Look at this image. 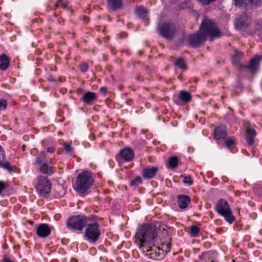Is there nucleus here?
<instances>
[{
	"instance_id": "f257e3e1",
	"label": "nucleus",
	"mask_w": 262,
	"mask_h": 262,
	"mask_svg": "<svg viewBox=\"0 0 262 262\" xmlns=\"http://www.w3.org/2000/svg\"><path fill=\"white\" fill-rule=\"evenodd\" d=\"M135 237V242L139 248L150 259H161L164 256V251L167 252L171 248L170 243L163 244L162 248L154 244L157 239V233L156 227L152 225L145 224L140 226Z\"/></svg>"
},
{
	"instance_id": "f03ea898",
	"label": "nucleus",
	"mask_w": 262,
	"mask_h": 262,
	"mask_svg": "<svg viewBox=\"0 0 262 262\" xmlns=\"http://www.w3.org/2000/svg\"><path fill=\"white\" fill-rule=\"evenodd\" d=\"M94 182L92 173L88 170L83 171L77 177L75 190L79 193H84L92 187Z\"/></svg>"
},
{
	"instance_id": "7ed1b4c3",
	"label": "nucleus",
	"mask_w": 262,
	"mask_h": 262,
	"mask_svg": "<svg viewBox=\"0 0 262 262\" xmlns=\"http://www.w3.org/2000/svg\"><path fill=\"white\" fill-rule=\"evenodd\" d=\"M84 236L90 243H95L100 238L101 235L100 226L97 222L89 223L86 225Z\"/></svg>"
},
{
	"instance_id": "20e7f679",
	"label": "nucleus",
	"mask_w": 262,
	"mask_h": 262,
	"mask_svg": "<svg viewBox=\"0 0 262 262\" xmlns=\"http://www.w3.org/2000/svg\"><path fill=\"white\" fill-rule=\"evenodd\" d=\"M215 210L219 214L224 216L225 220L231 224L235 220L232 211L227 201L224 199H220L216 203Z\"/></svg>"
},
{
	"instance_id": "39448f33",
	"label": "nucleus",
	"mask_w": 262,
	"mask_h": 262,
	"mask_svg": "<svg viewBox=\"0 0 262 262\" xmlns=\"http://www.w3.org/2000/svg\"><path fill=\"white\" fill-rule=\"evenodd\" d=\"M89 219L85 216L77 215L71 217L67 221V227L73 230L81 231L88 224Z\"/></svg>"
},
{
	"instance_id": "423d86ee",
	"label": "nucleus",
	"mask_w": 262,
	"mask_h": 262,
	"mask_svg": "<svg viewBox=\"0 0 262 262\" xmlns=\"http://www.w3.org/2000/svg\"><path fill=\"white\" fill-rule=\"evenodd\" d=\"M200 31L203 32L206 37L208 36L211 38L220 36V30L216 27L214 22L211 19H205L202 22Z\"/></svg>"
},
{
	"instance_id": "0eeeda50",
	"label": "nucleus",
	"mask_w": 262,
	"mask_h": 262,
	"mask_svg": "<svg viewBox=\"0 0 262 262\" xmlns=\"http://www.w3.org/2000/svg\"><path fill=\"white\" fill-rule=\"evenodd\" d=\"M52 184L47 177L40 176L37 178L35 186L38 194L43 198H47L50 193Z\"/></svg>"
},
{
	"instance_id": "6e6552de",
	"label": "nucleus",
	"mask_w": 262,
	"mask_h": 262,
	"mask_svg": "<svg viewBox=\"0 0 262 262\" xmlns=\"http://www.w3.org/2000/svg\"><path fill=\"white\" fill-rule=\"evenodd\" d=\"M158 30L161 36L163 38L171 40L173 38L176 31V26L171 23H164L159 25L158 27Z\"/></svg>"
},
{
	"instance_id": "1a4fd4ad",
	"label": "nucleus",
	"mask_w": 262,
	"mask_h": 262,
	"mask_svg": "<svg viewBox=\"0 0 262 262\" xmlns=\"http://www.w3.org/2000/svg\"><path fill=\"white\" fill-rule=\"evenodd\" d=\"M206 36L204 33L199 31L196 33L188 36V44L193 48H198L206 40Z\"/></svg>"
},
{
	"instance_id": "9d476101",
	"label": "nucleus",
	"mask_w": 262,
	"mask_h": 262,
	"mask_svg": "<svg viewBox=\"0 0 262 262\" xmlns=\"http://www.w3.org/2000/svg\"><path fill=\"white\" fill-rule=\"evenodd\" d=\"M235 6L245 7L247 10L257 7L261 5L260 0H234Z\"/></svg>"
},
{
	"instance_id": "9b49d317",
	"label": "nucleus",
	"mask_w": 262,
	"mask_h": 262,
	"mask_svg": "<svg viewBox=\"0 0 262 262\" xmlns=\"http://www.w3.org/2000/svg\"><path fill=\"white\" fill-rule=\"evenodd\" d=\"M251 19L250 17L245 13L242 14L239 17H237L234 23L236 28L242 30L247 28L251 24Z\"/></svg>"
},
{
	"instance_id": "f8f14e48",
	"label": "nucleus",
	"mask_w": 262,
	"mask_h": 262,
	"mask_svg": "<svg viewBox=\"0 0 262 262\" xmlns=\"http://www.w3.org/2000/svg\"><path fill=\"white\" fill-rule=\"evenodd\" d=\"M134 157L133 150L129 147H125L120 150L119 155L116 156V159L120 161L123 160L126 162L132 161Z\"/></svg>"
},
{
	"instance_id": "ddd939ff",
	"label": "nucleus",
	"mask_w": 262,
	"mask_h": 262,
	"mask_svg": "<svg viewBox=\"0 0 262 262\" xmlns=\"http://www.w3.org/2000/svg\"><path fill=\"white\" fill-rule=\"evenodd\" d=\"M227 136V128L225 125H220L215 128L214 132V139L218 144H219L222 140H225Z\"/></svg>"
},
{
	"instance_id": "4468645a",
	"label": "nucleus",
	"mask_w": 262,
	"mask_h": 262,
	"mask_svg": "<svg viewBox=\"0 0 262 262\" xmlns=\"http://www.w3.org/2000/svg\"><path fill=\"white\" fill-rule=\"evenodd\" d=\"M54 164L52 159H50L46 162L40 165L39 169L40 172L45 174L51 175L55 172L56 169L53 166Z\"/></svg>"
},
{
	"instance_id": "2eb2a0df",
	"label": "nucleus",
	"mask_w": 262,
	"mask_h": 262,
	"mask_svg": "<svg viewBox=\"0 0 262 262\" xmlns=\"http://www.w3.org/2000/svg\"><path fill=\"white\" fill-rule=\"evenodd\" d=\"M51 232V227L47 224H40L36 229V234L40 237H47Z\"/></svg>"
},
{
	"instance_id": "dca6fc26",
	"label": "nucleus",
	"mask_w": 262,
	"mask_h": 262,
	"mask_svg": "<svg viewBox=\"0 0 262 262\" xmlns=\"http://www.w3.org/2000/svg\"><path fill=\"white\" fill-rule=\"evenodd\" d=\"M5 158L4 150L0 145V167L7 170L8 172L11 173L13 171V167L9 161H5Z\"/></svg>"
},
{
	"instance_id": "f3484780",
	"label": "nucleus",
	"mask_w": 262,
	"mask_h": 262,
	"mask_svg": "<svg viewBox=\"0 0 262 262\" xmlns=\"http://www.w3.org/2000/svg\"><path fill=\"white\" fill-rule=\"evenodd\" d=\"M158 171L157 167H146L142 170V176L145 179H151L155 176Z\"/></svg>"
},
{
	"instance_id": "a211bd4d",
	"label": "nucleus",
	"mask_w": 262,
	"mask_h": 262,
	"mask_svg": "<svg viewBox=\"0 0 262 262\" xmlns=\"http://www.w3.org/2000/svg\"><path fill=\"white\" fill-rule=\"evenodd\" d=\"M97 99V96L95 93L92 92H87L84 93L81 98V101L84 104L89 105Z\"/></svg>"
},
{
	"instance_id": "6ab92c4d",
	"label": "nucleus",
	"mask_w": 262,
	"mask_h": 262,
	"mask_svg": "<svg viewBox=\"0 0 262 262\" xmlns=\"http://www.w3.org/2000/svg\"><path fill=\"white\" fill-rule=\"evenodd\" d=\"M178 204L180 208L185 209L190 203V198L186 195L179 194L177 196Z\"/></svg>"
},
{
	"instance_id": "aec40b11",
	"label": "nucleus",
	"mask_w": 262,
	"mask_h": 262,
	"mask_svg": "<svg viewBox=\"0 0 262 262\" xmlns=\"http://www.w3.org/2000/svg\"><path fill=\"white\" fill-rule=\"evenodd\" d=\"M108 8L113 11H116L121 8L122 0H107Z\"/></svg>"
},
{
	"instance_id": "412c9836",
	"label": "nucleus",
	"mask_w": 262,
	"mask_h": 262,
	"mask_svg": "<svg viewBox=\"0 0 262 262\" xmlns=\"http://www.w3.org/2000/svg\"><path fill=\"white\" fill-rule=\"evenodd\" d=\"M9 62V58L6 54L0 55V69L2 70H6L8 68Z\"/></svg>"
},
{
	"instance_id": "4be33fe9",
	"label": "nucleus",
	"mask_w": 262,
	"mask_h": 262,
	"mask_svg": "<svg viewBox=\"0 0 262 262\" xmlns=\"http://www.w3.org/2000/svg\"><path fill=\"white\" fill-rule=\"evenodd\" d=\"M255 136L256 133L254 129L250 128L247 129L246 140L249 145L251 146L253 144Z\"/></svg>"
},
{
	"instance_id": "5701e85b",
	"label": "nucleus",
	"mask_w": 262,
	"mask_h": 262,
	"mask_svg": "<svg viewBox=\"0 0 262 262\" xmlns=\"http://www.w3.org/2000/svg\"><path fill=\"white\" fill-rule=\"evenodd\" d=\"M176 68L181 69L182 71L186 70L187 69L186 60L182 58H177L174 62Z\"/></svg>"
},
{
	"instance_id": "b1692460",
	"label": "nucleus",
	"mask_w": 262,
	"mask_h": 262,
	"mask_svg": "<svg viewBox=\"0 0 262 262\" xmlns=\"http://www.w3.org/2000/svg\"><path fill=\"white\" fill-rule=\"evenodd\" d=\"M260 60L259 56H255L250 60L249 64L247 66L248 69L251 71L255 70L259 64Z\"/></svg>"
},
{
	"instance_id": "393cba45",
	"label": "nucleus",
	"mask_w": 262,
	"mask_h": 262,
	"mask_svg": "<svg viewBox=\"0 0 262 262\" xmlns=\"http://www.w3.org/2000/svg\"><path fill=\"white\" fill-rule=\"evenodd\" d=\"M179 98L182 101L187 103L191 100L192 97L189 93L185 91H181L179 92Z\"/></svg>"
},
{
	"instance_id": "a878e982",
	"label": "nucleus",
	"mask_w": 262,
	"mask_h": 262,
	"mask_svg": "<svg viewBox=\"0 0 262 262\" xmlns=\"http://www.w3.org/2000/svg\"><path fill=\"white\" fill-rule=\"evenodd\" d=\"M47 157L46 152L45 151H41L36 157L35 163L37 165H41L47 161L46 160Z\"/></svg>"
},
{
	"instance_id": "bb28decb",
	"label": "nucleus",
	"mask_w": 262,
	"mask_h": 262,
	"mask_svg": "<svg viewBox=\"0 0 262 262\" xmlns=\"http://www.w3.org/2000/svg\"><path fill=\"white\" fill-rule=\"evenodd\" d=\"M136 13L139 17L145 19L147 17L148 11L144 7L140 6L137 8Z\"/></svg>"
},
{
	"instance_id": "cd10ccee",
	"label": "nucleus",
	"mask_w": 262,
	"mask_h": 262,
	"mask_svg": "<svg viewBox=\"0 0 262 262\" xmlns=\"http://www.w3.org/2000/svg\"><path fill=\"white\" fill-rule=\"evenodd\" d=\"M243 53L237 50H234V54L232 55V63L233 64L237 66L239 63V60L242 57Z\"/></svg>"
},
{
	"instance_id": "c85d7f7f",
	"label": "nucleus",
	"mask_w": 262,
	"mask_h": 262,
	"mask_svg": "<svg viewBox=\"0 0 262 262\" xmlns=\"http://www.w3.org/2000/svg\"><path fill=\"white\" fill-rule=\"evenodd\" d=\"M178 159L177 157L173 156L168 159V165L171 168H175L178 166Z\"/></svg>"
},
{
	"instance_id": "c756f323",
	"label": "nucleus",
	"mask_w": 262,
	"mask_h": 262,
	"mask_svg": "<svg viewBox=\"0 0 262 262\" xmlns=\"http://www.w3.org/2000/svg\"><path fill=\"white\" fill-rule=\"evenodd\" d=\"M200 228L195 225H192L190 227L189 234L192 237H196L199 235Z\"/></svg>"
},
{
	"instance_id": "7c9ffc66",
	"label": "nucleus",
	"mask_w": 262,
	"mask_h": 262,
	"mask_svg": "<svg viewBox=\"0 0 262 262\" xmlns=\"http://www.w3.org/2000/svg\"><path fill=\"white\" fill-rule=\"evenodd\" d=\"M181 178H184V180H183V182L184 184H187L188 185L190 186L193 184V181L192 180L191 177L190 176H185L183 174H181L180 176Z\"/></svg>"
},
{
	"instance_id": "2f4dec72",
	"label": "nucleus",
	"mask_w": 262,
	"mask_h": 262,
	"mask_svg": "<svg viewBox=\"0 0 262 262\" xmlns=\"http://www.w3.org/2000/svg\"><path fill=\"white\" fill-rule=\"evenodd\" d=\"M235 144V139L233 137H231L227 139L225 141V147L227 148H229Z\"/></svg>"
},
{
	"instance_id": "473e14b6",
	"label": "nucleus",
	"mask_w": 262,
	"mask_h": 262,
	"mask_svg": "<svg viewBox=\"0 0 262 262\" xmlns=\"http://www.w3.org/2000/svg\"><path fill=\"white\" fill-rule=\"evenodd\" d=\"M64 148L67 154H72L74 151V148L69 144L65 143Z\"/></svg>"
},
{
	"instance_id": "72a5a7b5",
	"label": "nucleus",
	"mask_w": 262,
	"mask_h": 262,
	"mask_svg": "<svg viewBox=\"0 0 262 262\" xmlns=\"http://www.w3.org/2000/svg\"><path fill=\"white\" fill-rule=\"evenodd\" d=\"M142 182V179L140 177H136L134 180L131 181V186H138L139 184H141Z\"/></svg>"
},
{
	"instance_id": "f704fd0d",
	"label": "nucleus",
	"mask_w": 262,
	"mask_h": 262,
	"mask_svg": "<svg viewBox=\"0 0 262 262\" xmlns=\"http://www.w3.org/2000/svg\"><path fill=\"white\" fill-rule=\"evenodd\" d=\"M79 68L82 73H85L88 70L89 66L86 62H82L80 64Z\"/></svg>"
},
{
	"instance_id": "c9c22d12",
	"label": "nucleus",
	"mask_w": 262,
	"mask_h": 262,
	"mask_svg": "<svg viewBox=\"0 0 262 262\" xmlns=\"http://www.w3.org/2000/svg\"><path fill=\"white\" fill-rule=\"evenodd\" d=\"M7 106V102L4 99H0V110H5Z\"/></svg>"
},
{
	"instance_id": "e433bc0d",
	"label": "nucleus",
	"mask_w": 262,
	"mask_h": 262,
	"mask_svg": "<svg viewBox=\"0 0 262 262\" xmlns=\"http://www.w3.org/2000/svg\"><path fill=\"white\" fill-rule=\"evenodd\" d=\"M215 1V0H197V1L205 5H208Z\"/></svg>"
},
{
	"instance_id": "4c0bfd02",
	"label": "nucleus",
	"mask_w": 262,
	"mask_h": 262,
	"mask_svg": "<svg viewBox=\"0 0 262 262\" xmlns=\"http://www.w3.org/2000/svg\"><path fill=\"white\" fill-rule=\"evenodd\" d=\"M5 188V184L3 182H0V194Z\"/></svg>"
},
{
	"instance_id": "58836bf2",
	"label": "nucleus",
	"mask_w": 262,
	"mask_h": 262,
	"mask_svg": "<svg viewBox=\"0 0 262 262\" xmlns=\"http://www.w3.org/2000/svg\"><path fill=\"white\" fill-rule=\"evenodd\" d=\"M99 91L101 93L105 95L107 93V89L105 87H102L100 89Z\"/></svg>"
},
{
	"instance_id": "ea45409f",
	"label": "nucleus",
	"mask_w": 262,
	"mask_h": 262,
	"mask_svg": "<svg viewBox=\"0 0 262 262\" xmlns=\"http://www.w3.org/2000/svg\"><path fill=\"white\" fill-rule=\"evenodd\" d=\"M54 151V148L52 147H49L47 148V152L52 153Z\"/></svg>"
},
{
	"instance_id": "a19ab883",
	"label": "nucleus",
	"mask_w": 262,
	"mask_h": 262,
	"mask_svg": "<svg viewBox=\"0 0 262 262\" xmlns=\"http://www.w3.org/2000/svg\"><path fill=\"white\" fill-rule=\"evenodd\" d=\"M49 80L50 81H55V79H54V78L53 77V76H50L49 77Z\"/></svg>"
},
{
	"instance_id": "79ce46f5",
	"label": "nucleus",
	"mask_w": 262,
	"mask_h": 262,
	"mask_svg": "<svg viewBox=\"0 0 262 262\" xmlns=\"http://www.w3.org/2000/svg\"><path fill=\"white\" fill-rule=\"evenodd\" d=\"M62 7H63L64 8H67V6H68V5H67V4H62Z\"/></svg>"
},
{
	"instance_id": "37998d69",
	"label": "nucleus",
	"mask_w": 262,
	"mask_h": 262,
	"mask_svg": "<svg viewBox=\"0 0 262 262\" xmlns=\"http://www.w3.org/2000/svg\"><path fill=\"white\" fill-rule=\"evenodd\" d=\"M57 2L59 3L60 5H62L63 4V0H58Z\"/></svg>"
},
{
	"instance_id": "c03bdc74",
	"label": "nucleus",
	"mask_w": 262,
	"mask_h": 262,
	"mask_svg": "<svg viewBox=\"0 0 262 262\" xmlns=\"http://www.w3.org/2000/svg\"><path fill=\"white\" fill-rule=\"evenodd\" d=\"M60 5V4H59V3L57 2L55 4V7L57 8L58 7V6Z\"/></svg>"
}]
</instances>
